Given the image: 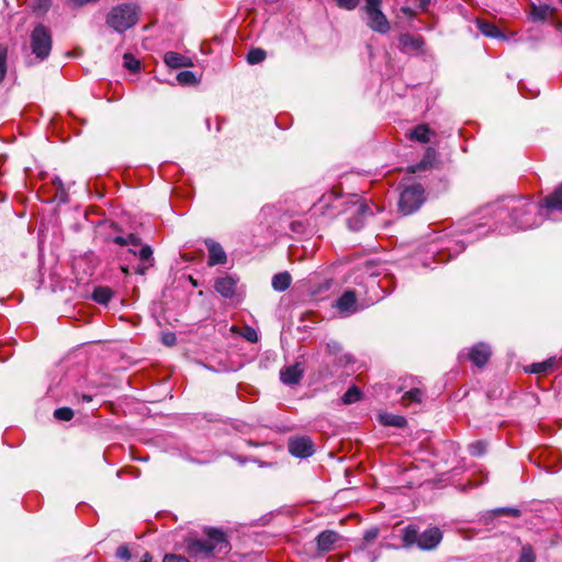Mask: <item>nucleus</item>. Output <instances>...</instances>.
I'll list each match as a JSON object with an SVG mask.
<instances>
[{"mask_svg":"<svg viewBox=\"0 0 562 562\" xmlns=\"http://www.w3.org/2000/svg\"><path fill=\"white\" fill-rule=\"evenodd\" d=\"M495 229L507 234L512 227L530 229L539 226L544 216L558 220L557 212L562 214V182L547 195L542 203L529 202L524 196H509L490 206Z\"/></svg>","mask_w":562,"mask_h":562,"instance_id":"obj_1","label":"nucleus"},{"mask_svg":"<svg viewBox=\"0 0 562 562\" xmlns=\"http://www.w3.org/2000/svg\"><path fill=\"white\" fill-rule=\"evenodd\" d=\"M231 551V543L224 532L209 529L206 539L192 540L188 543V553L193 558L222 559Z\"/></svg>","mask_w":562,"mask_h":562,"instance_id":"obj_2","label":"nucleus"},{"mask_svg":"<svg viewBox=\"0 0 562 562\" xmlns=\"http://www.w3.org/2000/svg\"><path fill=\"white\" fill-rule=\"evenodd\" d=\"M139 18V8L134 3H120L108 12L105 23L117 33L133 27Z\"/></svg>","mask_w":562,"mask_h":562,"instance_id":"obj_3","label":"nucleus"},{"mask_svg":"<svg viewBox=\"0 0 562 562\" xmlns=\"http://www.w3.org/2000/svg\"><path fill=\"white\" fill-rule=\"evenodd\" d=\"M357 284L363 288V293L367 295V305H372L383 299L384 295L391 293L393 288V278L384 276L378 279L373 272H367V276H361V281H357Z\"/></svg>","mask_w":562,"mask_h":562,"instance_id":"obj_4","label":"nucleus"},{"mask_svg":"<svg viewBox=\"0 0 562 562\" xmlns=\"http://www.w3.org/2000/svg\"><path fill=\"white\" fill-rule=\"evenodd\" d=\"M398 212L406 216L416 212L425 202V189L419 183H401Z\"/></svg>","mask_w":562,"mask_h":562,"instance_id":"obj_5","label":"nucleus"},{"mask_svg":"<svg viewBox=\"0 0 562 562\" xmlns=\"http://www.w3.org/2000/svg\"><path fill=\"white\" fill-rule=\"evenodd\" d=\"M30 46L32 54L38 61L45 60L49 56L53 46L50 30L43 24H37L30 35Z\"/></svg>","mask_w":562,"mask_h":562,"instance_id":"obj_6","label":"nucleus"},{"mask_svg":"<svg viewBox=\"0 0 562 562\" xmlns=\"http://www.w3.org/2000/svg\"><path fill=\"white\" fill-rule=\"evenodd\" d=\"M381 0H366L363 10L367 15L366 24L372 31L386 34L391 30V24L386 15L381 10Z\"/></svg>","mask_w":562,"mask_h":562,"instance_id":"obj_7","label":"nucleus"},{"mask_svg":"<svg viewBox=\"0 0 562 562\" xmlns=\"http://www.w3.org/2000/svg\"><path fill=\"white\" fill-rule=\"evenodd\" d=\"M356 209L360 214L368 212V204H366L357 194L342 195L338 193L334 204L330 209L328 216H337L341 213H347L349 210Z\"/></svg>","mask_w":562,"mask_h":562,"instance_id":"obj_8","label":"nucleus"},{"mask_svg":"<svg viewBox=\"0 0 562 562\" xmlns=\"http://www.w3.org/2000/svg\"><path fill=\"white\" fill-rule=\"evenodd\" d=\"M441 539L442 533L437 527L428 528L422 533L407 529L405 533V540L409 542L416 541L417 547L422 550L435 549L440 543Z\"/></svg>","mask_w":562,"mask_h":562,"instance_id":"obj_9","label":"nucleus"},{"mask_svg":"<svg viewBox=\"0 0 562 562\" xmlns=\"http://www.w3.org/2000/svg\"><path fill=\"white\" fill-rule=\"evenodd\" d=\"M465 248L463 240H454L448 237H440V247L431 246L429 252H431L438 261H446Z\"/></svg>","mask_w":562,"mask_h":562,"instance_id":"obj_10","label":"nucleus"},{"mask_svg":"<svg viewBox=\"0 0 562 562\" xmlns=\"http://www.w3.org/2000/svg\"><path fill=\"white\" fill-rule=\"evenodd\" d=\"M361 294V291L348 290L338 297L335 303V307L342 317L350 316L359 311L357 296Z\"/></svg>","mask_w":562,"mask_h":562,"instance_id":"obj_11","label":"nucleus"},{"mask_svg":"<svg viewBox=\"0 0 562 562\" xmlns=\"http://www.w3.org/2000/svg\"><path fill=\"white\" fill-rule=\"evenodd\" d=\"M288 449L292 456L301 459L308 458L314 453L313 442L307 437L290 439Z\"/></svg>","mask_w":562,"mask_h":562,"instance_id":"obj_12","label":"nucleus"},{"mask_svg":"<svg viewBox=\"0 0 562 562\" xmlns=\"http://www.w3.org/2000/svg\"><path fill=\"white\" fill-rule=\"evenodd\" d=\"M491 347L485 342L475 344L467 353V358L476 367L482 368L491 357Z\"/></svg>","mask_w":562,"mask_h":562,"instance_id":"obj_13","label":"nucleus"},{"mask_svg":"<svg viewBox=\"0 0 562 562\" xmlns=\"http://www.w3.org/2000/svg\"><path fill=\"white\" fill-rule=\"evenodd\" d=\"M340 539L338 532L334 530H325L321 532L315 541L318 550V555H323L327 552H330L335 549L336 542Z\"/></svg>","mask_w":562,"mask_h":562,"instance_id":"obj_14","label":"nucleus"},{"mask_svg":"<svg viewBox=\"0 0 562 562\" xmlns=\"http://www.w3.org/2000/svg\"><path fill=\"white\" fill-rule=\"evenodd\" d=\"M304 374V370L300 363L286 366L280 370V381L288 385H297Z\"/></svg>","mask_w":562,"mask_h":562,"instance_id":"obj_15","label":"nucleus"},{"mask_svg":"<svg viewBox=\"0 0 562 562\" xmlns=\"http://www.w3.org/2000/svg\"><path fill=\"white\" fill-rule=\"evenodd\" d=\"M398 42L401 50L407 54L420 52L425 44L422 36L411 35L408 33L400 35Z\"/></svg>","mask_w":562,"mask_h":562,"instance_id":"obj_16","label":"nucleus"},{"mask_svg":"<svg viewBox=\"0 0 562 562\" xmlns=\"http://www.w3.org/2000/svg\"><path fill=\"white\" fill-rule=\"evenodd\" d=\"M205 246L209 251V266L224 265L227 260L226 252L223 247L213 239H206Z\"/></svg>","mask_w":562,"mask_h":562,"instance_id":"obj_17","label":"nucleus"},{"mask_svg":"<svg viewBox=\"0 0 562 562\" xmlns=\"http://www.w3.org/2000/svg\"><path fill=\"white\" fill-rule=\"evenodd\" d=\"M237 279L232 276L221 277L215 280L214 288L225 299H232L236 293Z\"/></svg>","mask_w":562,"mask_h":562,"instance_id":"obj_18","label":"nucleus"},{"mask_svg":"<svg viewBox=\"0 0 562 562\" xmlns=\"http://www.w3.org/2000/svg\"><path fill=\"white\" fill-rule=\"evenodd\" d=\"M437 160V151L432 147H428L422 158V160L413 166L408 167V171L416 173L422 170L431 168Z\"/></svg>","mask_w":562,"mask_h":562,"instance_id":"obj_19","label":"nucleus"},{"mask_svg":"<svg viewBox=\"0 0 562 562\" xmlns=\"http://www.w3.org/2000/svg\"><path fill=\"white\" fill-rule=\"evenodd\" d=\"M128 251L132 252L133 255L137 256L143 263H148L146 266L138 267L136 269L137 273L144 274L146 272V270L150 266H153V260H154L153 259V249L149 245H142L140 249L138 251H136L133 248H130Z\"/></svg>","mask_w":562,"mask_h":562,"instance_id":"obj_20","label":"nucleus"},{"mask_svg":"<svg viewBox=\"0 0 562 562\" xmlns=\"http://www.w3.org/2000/svg\"><path fill=\"white\" fill-rule=\"evenodd\" d=\"M351 215L347 218V225L351 231H359L362 228L364 221L373 215L370 206L368 205V212H366L363 215L356 211V209L349 210Z\"/></svg>","mask_w":562,"mask_h":562,"instance_id":"obj_21","label":"nucleus"},{"mask_svg":"<svg viewBox=\"0 0 562 562\" xmlns=\"http://www.w3.org/2000/svg\"><path fill=\"white\" fill-rule=\"evenodd\" d=\"M378 420L383 426H391L396 428H404L407 425V420L404 416L391 413L379 414Z\"/></svg>","mask_w":562,"mask_h":562,"instance_id":"obj_22","label":"nucleus"},{"mask_svg":"<svg viewBox=\"0 0 562 562\" xmlns=\"http://www.w3.org/2000/svg\"><path fill=\"white\" fill-rule=\"evenodd\" d=\"M339 191L336 189L330 190L329 192L324 193L318 202L315 204V207L323 214H328L330 209L336 200Z\"/></svg>","mask_w":562,"mask_h":562,"instance_id":"obj_23","label":"nucleus"},{"mask_svg":"<svg viewBox=\"0 0 562 562\" xmlns=\"http://www.w3.org/2000/svg\"><path fill=\"white\" fill-rule=\"evenodd\" d=\"M480 32L491 38L507 40L506 35L493 23L477 21Z\"/></svg>","mask_w":562,"mask_h":562,"instance_id":"obj_24","label":"nucleus"},{"mask_svg":"<svg viewBox=\"0 0 562 562\" xmlns=\"http://www.w3.org/2000/svg\"><path fill=\"white\" fill-rule=\"evenodd\" d=\"M164 61L167 66L171 68H181L189 66L190 60L188 57L176 53V52H167L164 57Z\"/></svg>","mask_w":562,"mask_h":562,"instance_id":"obj_25","label":"nucleus"},{"mask_svg":"<svg viewBox=\"0 0 562 562\" xmlns=\"http://www.w3.org/2000/svg\"><path fill=\"white\" fill-rule=\"evenodd\" d=\"M291 282H292L291 274L289 272L284 271V272L274 274L272 278L271 284H272L273 290H276L278 292H283L290 288Z\"/></svg>","mask_w":562,"mask_h":562,"instance_id":"obj_26","label":"nucleus"},{"mask_svg":"<svg viewBox=\"0 0 562 562\" xmlns=\"http://www.w3.org/2000/svg\"><path fill=\"white\" fill-rule=\"evenodd\" d=\"M113 296V291L108 286H97L93 290L92 299L102 305H108Z\"/></svg>","mask_w":562,"mask_h":562,"instance_id":"obj_27","label":"nucleus"},{"mask_svg":"<svg viewBox=\"0 0 562 562\" xmlns=\"http://www.w3.org/2000/svg\"><path fill=\"white\" fill-rule=\"evenodd\" d=\"M431 131L426 125H417L411 132V138L419 143H428L430 140Z\"/></svg>","mask_w":562,"mask_h":562,"instance_id":"obj_28","label":"nucleus"},{"mask_svg":"<svg viewBox=\"0 0 562 562\" xmlns=\"http://www.w3.org/2000/svg\"><path fill=\"white\" fill-rule=\"evenodd\" d=\"M361 398H362L361 390L358 386L352 385L344 394L342 402H344V404H353V403L359 402Z\"/></svg>","mask_w":562,"mask_h":562,"instance_id":"obj_29","label":"nucleus"},{"mask_svg":"<svg viewBox=\"0 0 562 562\" xmlns=\"http://www.w3.org/2000/svg\"><path fill=\"white\" fill-rule=\"evenodd\" d=\"M423 397H424V392L420 389H418V387H414V389L407 391L403 395V401L406 404H409V403H422Z\"/></svg>","mask_w":562,"mask_h":562,"instance_id":"obj_30","label":"nucleus"},{"mask_svg":"<svg viewBox=\"0 0 562 562\" xmlns=\"http://www.w3.org/2000/svg\"><path fill=\"white\" fill-rule=\"evenodd\" d=\"M266 52L261 48H252L247 54V61L250 65H256L266 59Z\"/></svg>","mask_w":562,"mask_h":562,"instance_id":"obj_31","label":"nucleus"},{"mask_svg":"<svg viewBox=\"0 0 562 562\" xmlns=\"http://www.w3.org/2000/svg\"><path fill=\"white\" fill-rule=\"evenodd\" d=\"M177 79L179 83L184 86H191L198 82L194 72L190 70H182L178 74Z\"/></svg>","mask_w":562,"mask_h":562,"instance_id":"obj_32","label":"nucleus"},{"mask_svg":"<svg viewBox=\"0 0 562 562\" xmlns=\"http://www.w3.org/2000/svg\"><path fill=\"white\" fill-rule=\"evenodd\" d=\"M124 67L128 69L132 72L139 71L140 69V63L138 59H136L132 54H124Z\"/></svg>","mask_w":562,"mask_h":562,"instance_id":"obj_33","label":"nucleus"},{"mask_svg":"<svg viewBox=\"0 0 562 562\" xmlns=\"http://www.w3.org/2000/svg\"><path fill=\"white\" fill-rule=\"evenodd\" d=\"M517 562H536V554L530 544H525L521 548L520 555Z\"/></svg>","mask_w":562,"mask_h":562,"instance_id":"obj_34","label":"nucleus"},{"mask_svg":"<svg viewBox=\"0 0 562 562\" xmlns=\"http://www.w3.org/2000/svg\"><path fill=\"white\" fill-rule=\"evenodd\" d=\"M7 58L8 47L5 45L0 44V82L4 79L7 74Z\"/></svg>","mask_w":562,"mask_h":562,"instance_id":"obj_35","label":"nucleus"},{"mask_svg":"<svg viewBox=\"0 0 562 562\" xmlns=\"http://www.w3.org/2000/svg\"><path fill=\"white\" fill-rule=\"evenodd\" d=\"M54 417L57 420L69 422L74 417V411L70 407H59L55 409Z\"/></svg>","mask_w":562,"mask_h":562,"instance_id":"obj_36","label":"nucleus"},{"mask_svg":"<svg viewBox=\"0 0 562 562\" xmlns=\"http://www.w3.org/2000/svg\"><path fill=\"white\" fill-rule=\"evenodd\" d=\"M486 451V443L484 441H475L469 445V452L473 457H480Z\"/></svg>","mask_w":562,"mask_h":562,"instance_id":"obj_37","label":"nucleus"},{"mask_svg":"<svg viewBox=\"0 0 562 562\" xmlns=\"http://www.w3.org/2000/svg\"><path fill=\"white\" fill-rule=\"evenodd\" d=\"M552 367V363L550 361H543L539 363H532L528 371L531 373H546L550 368Z\"/></svg>","mask_w":562,"mask_h":562,"instance_id":"obj_38","label":"nucleus"},{"mask_svg":"<svg viewBox=\"0 0 562 562\" xmlns=\"http://www.w3.org/2000/svg\"><path fill=\"white\" fill-rule=\"evenodd\" d=\"M326 350H327L328 353L337 356V355H339L342 351V346L337 340H329L326 344Z\"/></svg>","mask_w":562,"mask_h":562,"instance_id":"obj_39","label":"nucleus"},{"mask_svg":"<svg viewBox=\"0 0 562 562\" xmlns=\"http://www.w3.org/2000/svg\"><path fill=\"white\" fill-rule=\"evenodd\" d=\"M493 514L494 515L506 514V515H509L513 517H518V516H520V510L515 507H502V508L494 509Z\"/></svg>","mask_w":562,"mask_h":562,"instance_id":"obj_40","label":"nucleus"},{"mask_svg":"<svg viewBox=\"0 0 562 562\" xmlns=\"http://www.w3.org/2000/svg\"><path fill=\"white\" fill-rule=\"evenodd\" d=\"M55 200H56L59 204H66V203H68V201H69V196H68V192H67L66 187H64V188H59V190H56V192H55Z\"/></svg>","mask_w":562,"mask_h":562,"instance_id":"obj_41","label":"nucleus"},{"mask_svg":"<svg viewBox=\"0 0 562 562\" xmlns=\"http://www.w3.org/2000/svg\"><path fill=\"white\" fill-rule=\"evenodd\" d=\"M378 536H379V528L372 527V528L366 530V532L363 533V542L366 544H368V543L372 542L373 540H375Z\"/></svg>","mask_w":562,"mask_h":562,"instance_id":"obj_42","label":"nucleus"},{"mask_svg":"<svg viewBox=\"0 0 562 562\" xmlns=\"http://www.w3.org/2000/svg\"><path fill=\"white\" fill-rule=\"evenodd\" d=\"M339 8L346 10H353L358 7L360 0H335Z\"/></svg>","mask_w":562,"mask_h":562,"instance_id":"obj_43","label":"nucleus"},{"mask_svg":"<svg viewBox=\"0 0 562 562\" xmlns=\"http://www.w3.org/2000/svg\"><path fill=\"white\" fill-rule=\"evenodd\" d=\"M243 337L246 340H248L249 342H257L258 341V334H257V331L252 327H249V326H247L244 329Z\"/></svg>","mask_w":562,"mask_h":562,"instance_id":"obj_44","label":"nucleus"},{"mask_svg":"<svg viewBox=\"0 0 562 562\" xmlns=\"http://www.w3.org/2000/svg\"><path fill=\"white\" fill-rule=\"evenodd\" d=\"M115 555H116L119 559H122V560H128V559H131V552H130V549H128V548H127V546H125V544H122V546H120V547L116 549Z\"/></svg>","mask_w":562,"mask_h":562,"instance_id":"obj_45","label":"nucleus"},{"mask_svg":"<svg viewBox=\"0 0 562 562\" xmlns=\"http://www.w3.org/2000/svg\"><path fill=\"white\" fill-rule=\"evenodd\" d=\"M126 241H127L126 246H131L133 249H134V247L142 246L140 238L138 236H136L135 234H128L126 236Z\"/></svg>","mask_w":562,"mask_h":562,"instance_id":"obj_46","label":"nucleus"},{"mask_svg":"<svg viewBox=\"0 0 562 562\" xmlns=\"http://www.w3.org/2000/svg\"><path fill=\"white\" fill-rule=\"evenodd\" d=\"M164 562H190L187 558L176 554H166Z\"/></svg>","mask_w":562,"mask_h":562,"instance_id":"obj_47","label":"nucleus"},{"mask_svg":"<svg viewBox=\"0 0 562 562\" xmlns=\"http://www.w3.org/2000/svg\"><path fill=\"white\" fill-rule=\"evenodd\" d=\"M532 15L537 20H544L547 15L546 9L533 7Z\"/></svg>","mask_w":562,"mask_h":562,"instance_id":"obj_48","label":"nucleus"},{"mask_svg":"<svg viewBox=\"0 0 562 562\" xmlns=\"http://www.w3.org/2000/svg\"><path fill=\"white\" fill-rule=\"evenodd\" d=\"M176 340H177L176 335L172 333L166 334L162 338L164 344L167 346L175 345Z\"/></svg>","mask_w":562,"mask_h":562,"instance_id":"obj_49","label":"nucleus"},{"mask_svg":"<svg viewBox=\"0 0 562 562\" xmlns=\"http://www.w3.org/2000/svg\"><path fill=\"white\" fill-rule=\"evenodd\" d=\"M400 11L408 19H412L415 15L414 10L409 7H402Z\"/></svg>","mask_w":562,"mask_h":562,"instance_id":"obj_50","label":"nucleus"},{"mask_svg":"<svg viewBox=\"0 0 562 562\" xmlns=\"http://www.w3.org/2000/svg\"><path fill=\"white\" fill-rule=\"evenodd\" d=\"M414 3H416L422 10L426 11L430 0H412Z\"/></svg>","mask_w":562,"mask_h":562,"instance_id":"obj_51","label":"nucleus"},{"mask_svg":"<svg viewBox=\"0 0 562 562\" xmlns=\"http://www.w3.org/2000/svg\"><path fill=\"white\" fill-rule=\"evenodd\" d=\"M52 183H53V186L55 187L56 190H59V188H64L65 187L63 180L59 177H57V176L53 178Z\"/></svg>","mask_w":562,"mask_h":562,"instance_id":"obj_52","label":"nucleus"},{"mask_svg":"<svg viewBox=\"0 0 562 562\" xmlns=\"http://www.w3.org/2000/svg\"><path fill=\"white\" fill-rule=\"evenodd\" d=\"M97 1L98 0H72V3H74L75 7H82L85 4L94 3Z\"/></svg>","mask_w":562,"mask_h":562,"instance_id":"obj_53","label":"nucleus"},{"mask_svg":"<svg viewBox=\"0 0 562 562\" xmlns=\"http://www.w3.org/2000/svg\"><path fill=\"white\" fill-rule=\"evenodd\" d=\"M518 89H519L520 93H521L525 98H532V97H536V95L538 94V92H533V93H531L530 95H529V94H526V93L524 92L525 83H522V82H519V83H518Z\"/></svg>","mask_w":562,"mask_h":562,"instance_id":"obj_54","label":"nucleus"},{"mask_svg":"<svg viewBox=\"0 0 562 562\" xmlns=\"http://www.w3.org/2000/svg\"><path fill=\"white\" fill-rule=\"evenodd\" d=\"M113 241L120 246H126L127 245V241H126V237H123V236H116L113 238Z\"/></svg>","mask_w":562,"mask_h":562,"instance_id":"obj_55","label":"nucleus"},{"mask_svg":"<svg viewBox=\"0 0 562 562\" xmlns=\"http://www.w3.org/2000/svg\"><path fill=\"white\" fill-rule=\"evenodd\" d=\"M49 1L50 0H37L38 2V8H42V9H47L49 7Z\"/></svg>","mask_w":562,"mask_h":562,"instance_id":"obj_56","label":"nucleus"},{"mask_svg":"<svg viewBox=\"0 0 562 562\" xmlns=\"http://www.w3.org/2000/svg\"><path fill=\"white\" fill-rule=\"evenodd\" d=\"M81 401H82V402H87V403H89V402H91V401H92V395L83 394V395L81 396Z\"/></svg>","mask_w":562,"mask_h":562,"instance_id":"obj_57","label":"nucleus"},{"mask_svg":"<svg viewBox=\"0 0 562 562\" xmlns=\"http://www.w3.org/2000/svg\"><path fill=\"white\" fill-rule=\"evenodd\" d=\"M481 228H483V225H479V226L476 227V229H477V231H480Z\"/></svg>","mask_w":562,"mask_h":562,"instance_id":"obj_58","label":"nucleus"},{"mask_svg":"<svg viewBox=\"0 0 562 562\" xmlns=\"http://www.w3.org/2000/svg\"><path fill=\"white\" fill-rule=\"evenodd\" d=\"M561 2H562V0H561Z\"/></svg>","mask_w":562,"mask_h":562,"instance_id":"obj_59","label":"nucleus"}]
</instances>
